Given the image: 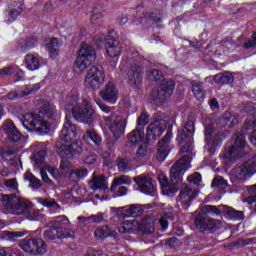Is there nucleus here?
I'll return each mask as SVG.
<instances>
[{"mask_svg":"<svg viewBox=\"0 0 256 256\" xmlns=\"http://www.w3.org/2000/svg\"><path fill=\"white\" fill-rule=\"evenodd\" d=\"M191 160L188 156H182L170 169V182L167 176L160 174L158 181L163 195L173 197L179 191V183L183 181L185 171L191 167Z\"/></svg>","mask_w":256,"mask_h":256,"instance_id":"f257e3e1","label":"nucleus"},{"mask_svg":"<svg viewBox=\"0 0 256 256\" xmlns=\"http://www.w3.org/2000/svg\"><path fill=\"white\" fill-rule=\"evenodd\" d=\"M40 114L26 113L23 115L22 124L27 131H35L36 133H48L49 123L41 119H55V106L50 103L44 104L39 111Z\"/></svg>","mask_w":256,"mask_h":256,"instance_id":"f03ea898","label":"nucleus"},{"mask_svg":"<svg viewBox=\"0 0 256 256\" xmlns=\"http://www.w3.org/2000/svg\"><path fill=\"white\" fill-rule=\"evenodd\" d=\"M256 124L255 121L246 120L242 127V132L235 133L231 138V145L228 144V148L225 153L226 159L229 157H233L234 159L237 157H242L243 149H245V145H247V141H245V135H247L248 131H253L250 136V142L253 145H256Z\"/></svg>","mask_w":256,"mask_h":256,"instance_id":"7ed1b4c3","label":"nucleus"},{"mask_svg":"<svg viewBox=\"0 0 256 256\" xmlns=\"http://www.w3.org/2000/svg\"><path fill=\"white\" fill-rule=\"evenodd\" d=\"M208 215H221V209L213 205H204L201 207V211L195 217L194 223L197 229H200L201 233L208 231L213 233L217 231V225H221V220H215Z\"/></svg>","mask_w":256,"mask_h":256,"instance_id":"20e7f679","label":"nucleus"},{"mask_svg":"<svg viewBox=\"0 0 256 256\" xmlns=\"http://www.w3.org/2000/svg\"><path fill=\"white\" fill-rule=\"evenodd\" d=\"M56 152L62 158L60 162V169L64 173L72 170L73 164L68 159L79 157L83 153L82 143L74 141L71 144H64L63 142H56Z\"/></svg>","mask_w":256,"mask_h":256,"instance_id":"39448f33","label":"nucleus"},{"mask_svg":"<svg viewBox=\"0 0 256 256\" xmlns=\"http://www.w3.org/2000/svg\"><path fill=\"white\" fill-rule=\"evenodd\" d=\"M104 123L105 125H108V129L110 133H112V138H109L106 143L107 149L113 151V149H115V144L123 135H125L127 122L117 114H110L109 116L104 117Z\"/></svg>","mask_w":256,"mask_h":256,"instance_id":"423d86ee","label":"nucleus"},{"mask_svg":"<svg viewBox=\"0 0 256 256\" xmlns=\"http://www.w3.org/2000/svg\"><path fill=\"white\" fill-rule=\"evenodd\" d=\"M195 133V120L193 118H188L185 126L178 131V139L180 141V153H187L183 157H189L191 161V153L193 151V134Z\"/></svg>","mask_w":256,"mask_h":256,"instance_id":"0eeeda50","label":"nucleus"},{"mask_svg":"<svg viewBox=\"0 0 256 256\" xmlns=\"http://www.w3.org/2000/svg\"><path fill=\"white\" fill-rule=\"evenodd\" d=\"M66 111H71L74 119L79 123H88L91 124L93 121V114L95 111L93 110V105L91 102L84 98L82 100V105L77 104L73 106V104H67L65 106Z\"/></svg>","mask_w":256,"mask_h":256,"instance_id":"6e6552de","label":"nucleus"},{"mask_svg":"<svg viewBox=\"0 0 256 256\" xmlns=\"http://www.w3.org/2000/svg\"><path fill=\"white\" fill-rule=\"evenodd\" d=\"M98 43H104L106 47V53L110 59H113V65H117L121 53H123V46L119 41V37L115 31H110L107 37H101L98 39Z\"/></svg>","mask_w":256,"mask_h":256,"instance_id":"1a4fd4ad","label":"nucleus"},{"mask_svg":"<svg viewBox=\"0 0 256 256\" xmlns=\"http://www.w3.org/2000/svg\"><path fill=\"white\" fill-rule=\"evenodd\" d=\"M167 129V120H165V114L163 112H155L153 115V121L147 127V141L153 143L163 135Z\"/></svg>","mask_w":256,"mask_h":256,"instance_id":"9d476101","label":"nucleus"},{"mask_svg":"<svg viewBox=\"0 0 256 256\" xmlns=\"http://www.w3.org/2000/svg\"><path fill=\"white\" fill-rule=\"evenodd\" d=\"M175 82L173 80H163L156 89L152 90L150 97L155 105H162L173 95Z\"/></svg>","mask_w":256,"mask_h":256,"instance_id":"9b49d317","label":"nucleus"},{"mask_svg":"<svg viewBox=\"0 0 256 256\" xmlns=\"http://www.w3.org/2000/svg\"><path fill=\"white\" fill-rule=\"evenodd\" d=\"M144 69L141 57L128 58V85L131 87H138V85H141Z\"/></svg>","mask_w":256,"mask_h":256,"instance_id":"f8f14e48","label":"nucleus"},{"mask_svg":"<svg viewBox=\"0 0 256 256\" xmlns=\"http://www.w3.org/2000/svg\"><path fill=\"white\" fill-rule=\"evenodd\" d=\"M105 83V70L101 66L93 65L84 79V86L89 91H97Z\"/></svg>","mask_w":256,"mask_h":256,"instance_id":"ddd939ff","label":"nucleus"},{"mask_svg":"<svg viewBox=\"0 0 256 256\" xmlns=\"http://www.w3.org/2000/svg\"><path fill=\"white\" fill-rule=\"evenodd\" d=\"M2 201H4V207L10 209L13 215H26L31 204L23 199L17 198L15 194L2 196Z\"/></svg>","mask_w":256,"mask_h":256,"instance_id":"4468645a","label":"nucleus"},{"mask_svg":"<svg viewBox=\"0 0 256 256\" xmlns=\"http://www.w3.org/2000/svg\"><path fill=\"white\" fill-rule=\"evenodd\" d=\"M96 55H95V48L93 46L82 43L81 48L79 49L78 56L75 61V65L77 69H79L80 72L85 71L87 67L95 61Z\"/></svg>","mask_w":256,"mask_h":256,"instance_id":"2eb2a0df","label":"nucleus"},{"mask_svg":"<svg viewBox=\"0 0 256 256\" xmlns=\"http://www.w3.org/2000/svg\"><path fill=\"white\" fill-rule=\"evenodd\" d=\"M19 247L25 253H30L31 255H43L47 251V245L41 238L27 237L22 239L19 242Z\"/></svg>","mask_w":256,"mask_h":256,"instance_id":"dca6fc26","label":"nucleus"},{"mask_svg":"<svg viewBox=\"0 0 256 256\" xmlns=\"http://www.w3.org/2000/svg\"><path fill=\"white\" fill-rule=\"evenodd\" d=\"M234 176L238 181H246L248 177L256 173V156L248 161L236 166L233 170Z\"/></svg>","mask_w":256,"mask_h":256,"instance_id":"f3484780","label":"nucleus"},{"mask_svg":"<svg viewBox=\"0 0 256 256\" xmlns=\"http://www.w3.org/2000/svg\"><path fill=\"white\" fill-rule=\"evenodd\" d=\"M77 138V126L71 122V114H66L63 128L60 133V143L67 145Z\"/></svg>","mask_w":256,"mask_h":256,"instance_id":"a211bd4d","label":"nucleus"},{"mask_svg":"<svg viewBox=\"0 0 256 256\" xmlns=\"http://www.w3.org/2000/svg\"><path fill=\"white\" fill-rule=\"evenodd\" d=\"M3 131L7 136V139L12 143H25V136L21 134L15 123L8 119L3 123Z\"/></svg>","mask_w":256,"mask_h":256,"instance_id":"6ab92c4d","label":"nucleus"},{"mask_svg":"<svg viewBox=\"0 0 256 256\" xmlns=\"http://www.w3.org/2000/svg\"><path fill=\"white\" fill-rule=\"evenodd\" d=\"M117 217L125 219V217H141L144 213L143 206L140 204H132L123 208H113Z\"/></svg>","mask_w":256,"mask_h":256,"instance_id":"aec40b11","label":"nucleus"},{"mask_svg":"<svg viewBox=\"0 0 256 256\" xmlns=\"http://www.w3.org/2000/svg\"><path fill=\"white\" fill-rule=\"evenodd\" d=\"M47 230L44 231V237L48 239V241H55V239H67L71 237L69 234V229L67 228H58V226H54L51 222L47 225Z\"/></svg>","mask_w":256,"mask_h":256,"instance_id":"412c9836","label":"nucleus"},{"mask_svg":"<svg viewBox=\"0 0 256 256\" xmlns=\"http://www.w3.org/2000/svg\"><path fill=\"white\" fill-rule=\"evenodd\" d=\"M133 180L138 186L140 193L151 196L155 195V186L153 185V180L151 177L141 175L134 177Z\"/></svg>","mask_w":256,"mask_h":256,"instance_id":"4be33fe9","label":"nucleus"},{"mask_svg":"<svg viewBox=\"0 0 256 256\" xmlns=\"http://www.w3.org/2000/svg\"><path fill=\"white\" fill-rule=\"evenodd\" d=\"M171 137H173V132L168 130L165 136L158 142V150L156 152L157 161H165L167 155H169V144L171 143Z\"/></svg>","mask_w":256,"mask_h":256,"instance_id":"5701e85b","label":"nucleus"},{"mask_svg":"<svg viewBox=\"0 0 256 256\" xmlns=\"http://www.w3.org/2000/svg\"><path fill=\"white\" fill-rule=\"evenodd\" d=\"M197 197V192L191 189L189 186L184 185L180 189V194L177 198V203H180L182 208L186 211L188 207H191L193 199Z\"/></svg>","mask_w":256,"mask_h":256,"instance_id":"b1692460","label":"nucleus"},{"mask_svg":"<svg viewBox=\"0 0 256 256\" xmlns=\"http://www.w3.org/2000/svg\"><path fill=\"white\" fill-rule=\"evenodd\" d=\"M100 95L103 101L111 103V105H115L117 103V99H119V90H117V87H115L113 82H108L101 90Z\"/></svg>","mask_w":256,"mask_h":256,"instance_id":"393cba45","label":"nucleus"},{"mask_svg":"<svg viewBox=\"0 0 256 256\" xmlns=\"http://www.w3.org/2000/svg\"><path fill=\"white\" fill-rule=\"evenodd\" d=\"M205 138L207 143H211L212 145H217L219 141H223L221 131L213 128L211 125H208L205 128Z\"/></svg>","mask_w":256,"mask_h":256,"instance_id":"a878e982","label":"nucleus"},{"mask_svg":"<svg viewBox=\"0 0 256 256\" xmlns=\"http://www.w3.org/2000/svg\"><path fill=\"white\" fill-rule=\"evenodd\" d=\"M89 187L92 191H107L109 189V184L107 183V179L105 176H93L92 179L89 181Z\"/></svg>","mask_w":256,"mask_h":256,"instance_id":"bb28decb","label":"nucleus"},{"mask_svg":"<svg viewBox=\"0 0 256 256\" xmlns=\"http://www.w3.org/2000/svg\"><path fill=\"white\" fill-rule=\"evenodd\" d=\"M23 13V3L21 2H13L10 4L7 10V21L8 23H13Z\"/></svg>","mask_w":256,"mask_h":256,"instance_id":"cd10ccee","label":"nucleus"},{"mask_svg":"<svg viewBox=\"0 0 256 256\" xmlns=\"http://www.w3.org/2000/svg\"><path fill=\"white\" fill-rule=\"evenodd\" d=\"M145 139V129L143 127H137L127 135V140L130 145H139Z\"/></svg>","mask_w":256,"mask_h":256,"instance_id":"c85d7f7f","label":"nucleus"},{"mask_svg":"<svg viewBox=\"0 0 256 256\" xmlns=\"http://www.w3.org/2000/svg\"><path fill=\"white\" fill-rule=\"evenodd\" d=\"M237 123H239V116L233 112H225L220 119L221 127H228V129L235 127Z\"/></svg>","mask_w":256,"mask_h":256,"instance_id":"c756f323","label":"nucleus"},{"mask_svg":"<svg viewBox=\"0 0 256 256\" xmlns=\"http://www.w3.org/2000/svg\"><path fill=\"white\" fill-rule=\"evenodd\" d=\"M25 63L27 69L29 71H37L38 69L41 68V60L39 57L33 55V54H27L25 57Z\"/></svg>","mask_w":256,"mask_h":256,"instance_id":"7c9ffc66","label":"nucleus"},{"mask_svg":"<svg viewBox=\"0 0 256 256\" xmlns=\"http://www.w3.org/2000/svg\"><path fill=\"white\" fill-rule=\"evenodd\" d=\"M213 79L217 85H228L229 83H233V81H235V77L229 72L216 74L214 75Z\"/></svg>","mask_w":256,"mask_h":256,"instance_id":"2f4dec72","label":"nucleus"},{"mask_svg":"<svg viewBox=\"0 0 256 256\" xmlns=\"http://www.w3.org/2000/svg\"><path fill=\"white\" fill-rule=\"evenodd\" d=\"M38 43L39 40H37V37H29L26 40H21L19 42V50L22 53H25V51H29V49H33V47L37 46Z\"/></svg>","mask_w":256,"mask_h":256,"instance_id":"473e14b6","label":"nucleus"},{"mask_svg":"<svg viewBox=\"0 0 256 256\" xmlns=\"http://www.w3.org/2000/svg\"><path fill=\"white\" fill-rule=\"evenodd\" d=\"M222 212L228 215L230 219H235L236 221H243V219H245L243 211L235 210L234 208L228 206H223Z\"/></svg>","mask_w":256,"mask_h":256,"instance_id":"72a5a7b5","label":"nucleus"},{"mask_svg":"<svg viewBox=\"0 0 256 256\" xmlns=\"http://www.w3.org/2000/svg\"><path fill=\"white\" fill-rule=\"evenodd\" d=\"M83 139L84 141H89L90 139L97 147L103 143V138H101V136L93 129L86 130V133L83 135Z\"/></svg>","mask_w":256,"mask_h":256,"instance_id":"f704fd0d","label":"nucleus"},{"mask_svg":"<svg viewBox=\"0 0 256 256\" xmlns=\"http://www.w3.org/2000/svg\"><path fill=\"white\" fill-rule=\"evenodd\" d=\"M110 193H112L114 197H125V195L129 193V189L121 184H115L112 182L110 186Z\"/></svg>","mask_w":256,"mask_h":256,"instance_id":"c9c22d12","label":"nucleus"},{"mask_svg":"<svg viewBox=\"0 0 256 256\" xmlns=\"http://www.w3.org/2000/svg\"><path fill=\"white\" fill-rule=\"evenodd\" d=\"M24 179L26 181H29L30 183V187L32 189H41V187H43V182H41L39 180V178H36L35 175H33V173L27 171L25 174H24Z\"/></svg>","mask_w":256,"mask_h":256,"instance_id":"e433bc0d","label":"nucleus"},{"mask_svg":"<svg viewBox=\"0 0 256 256\" xmlns=\"http://www.w3.org/2000/svg\"><path fill=\"white\" fill-rule=\"evenodd\" d=\"M139 229L142 231L143 235H151L155 232V223L151 219L144 220L140 224Z\"/></svg>","mask_w":256,"mask_h":256,"instance_id":"4c0bfd02","label":"nucleus"},{"mask_svg":"<svg viewBox=\"0 0 256 256\" xmlns=\"http://www.w3.org/2000/svg\"><path fill=\"white\" fill-rule=\"evenodd\" d=\"M192 91L196 99H198L199 101L205 98V89L203 88V83L192 82Z\"/></svg>","mask_w":256,"mask_h":256,"instance_id":"58836bf2","label":"nucleus"},{"mask_svg":"<svg viewBox=\"0 0 256 256\" xmlns=\"http://www.w3.org/2000/svg\"><path fill=\"white\" fill-rule=\"evenodd\" d=\"M119 233H133L135 231V222L126 220L118 226Z\"/></svg>","mask_w":256,"mask_h":256,"instance_id":"ea45409f","label":"nucleus"},{"mask_svg":"<svg viewBox=\"0 0 256 256\" xmlns=\"http://www.w3.org/2000/svg\"><path fill=\"white\" fill-rule=\"evenodd\" d=\"M89 175V170L87 168H77L70 170L69 177L70 179H84V177H87Z\"/></svg>","mask_w":256,"mask_h":256,"instance_id":"a19ab883","label":"nucleus"},{"mask_svg":"<svg viewBox=\"0 0 256 256\" xmlns=\"http://www.w3.org/2000/svg\"><path fill=\"white\" fill-rule=\"evenodd\" d=\"M145 19H149L153 23H161L163 21V13L160 10H153L144 14Z\"/></svg>","mask_w":256,"mask_h":256,"instance_id":"79ce46f5","label":"nucleus"},{"mask_svg":"<svg viewBox=\"0 0 256 256\" xmlns=\"http://www.w3.org/2000/svg\"><path fill=\"white\" fill-rule=\"evenodd\" d=\"M24 217H27V219H29L30 221H40V219L43 217V211L31 209V206H29L27 213Z\"/></svg>","mask_w":256,"mask_h":256,"instance_id":"37998d69","label":"nucleus"},{"mask_svg":"<svg viewBox=\"0 0 256 256\" xmlns=\"http://www.w3.org/2000/svg\"><path fill=\"white\" fill-rule=\"evenodd\" d=\"M96 239H107L111 235V230L109 226H100L94 231Z\"/></svg>","mask_w":256,"mask_h":256,"instance_id":"c03bdc74","label":"nucleus"},{"mask_svg":"<svg viewBox=\"0 0 256 256\" xmlns=\"http://www.w3.org/2000/svg\"><path fill=\"white\" fill-rule=\"evenodd\" d=\"M46 47L51 55H57V52L59 51V40L57 38L50 39L46 44Z\"/></svg>","mask_w":256,"mask_h":256,"instance_id":"a18cd8bd","label":"nucleus"},{"mask_svg":"<svg viewBox=\"0 0 256 256\" xmlns=\"http://www.w3.org/2000/svg\"><path fill=\"white\" fill-rule=\"evenodd\" d=\"M228 185L229 184L227 183V180H224L223 177H221V176H216L212 180L211 187H216L217 189H222V191H225V189H227Z\"/></svg>","mask_w":256,"mask_h":256,"instance_id":"49530a36","label":"nucleus"},{"mask_svg":"<svg viewBox=\"0 0 256 256\" xmlns=\"http://www.w3.org/2000/svg\"><path fill=\"white\" fill-rule=\"evenodd\" d=\"M103 17V6L101 4H97L94 6L92 10V15H91V21L92 23H97L99 19Z\"/></svg>","mask_w":256,"mask_h":256,"instance_id":"de8ad7c7","label":"nucleus"},{"mask_svg":"<svg viewBox=\"0 0 256 256\" xmlns=\"http://www.w3.org/2000/svg\"><path fill=\"white\" fill-rule=\"evenodd\" d=\"M23 235H25L23 232L4 231L2 232V239H6V241H16L19 237H23Z\"/></svg>","mask_w":256,"mask_h":256,"instance_id":"09e8293b","label":"nucleus"},{"mask_svg":"<svg viewBox=\"0 0 256 256\" xmlns=\"http://www.w3.org/2000/svg\"><path fill=\"white\" fill-rule=\"evenodd\" d=\"M83 157V161L86 165H93L95 161H97V155L93 152H84L82 149V152L80 153Z\"/></svg>","mask_w":256,"mask_h":256,"instance_id":"8fccbe9b","label":"nucleus"},{"mask_svg":"<svg viewBox=\"0 0 256 256\" xmlns=\"http://www.w3.org/2000/svg\"><path fill=\"white\" fill-rule=\"evenodd\" d=\"M50 223L55 227H58V229H65V227L69 225V218H67V216H59L56 220Z\"/></svg>","mask_w":256,"mask_h":256,"instance_id":"3c124183","label":"nucleus"},{"mask_svg":"<svg viewBox=\"0 0 256 256\" xmlns=\"http://www.w3.org/2000/svg\"><path fill=\"white\" fill-rule=\"evenodd\" d=\"M39 89H41V83H36L32 86L28 85L23 91H21V95H23L24 97H27V95H34V93L39 91Z\"/></svg>","mask_w":256,"mask_h":256,"instance_id":"603ef678","label":"nucleus"},{"mask_svg":"<svg viewBox=\"0 0 256 256\" xmlns=\"http://www.w3.org/2000/svg\"><path fill=\"white\" fill-rule=\"evenodd\" d=\"M112 183H115L116 185H131L133 183V180L128 175H120L117 177H114Z\"/></svg>","mask_w":256,"mask_h":256,"instance_id":"864d4df0","label":"nucleus"},{"mask_svg":"<svg viewBox=\"0 0 256 256\" xmlns=\"http://www.w3.org/2000/svg\"><path fill=\"white\" fill-rule=\"evenodd\" d=\"M46 155L47 152H45V150L38 151L36 154H34L33 159L37 167H41L43 163H45Z\"/></svg>","mask_w":256,"mask_h":256,"instance_id":"5fc2aeb1","label":"nucleus"},{"mask_svg":"<svg viewBox=\"0 0 256 256\" xmlns=\"http://www.w3.org/2000/svg\"><path fill=\"white\" fill-rule=\"evenodd\" d=\"M149 81H161L163 79V72L161 70L152 69L148 73Z\"/></svg>","mask_w":256,"mask_h":256,"instance_id":"6e6d98bb","label":"nucleus"},{"mask_svg":"<svg viewBox=\"0 0 256 256\" xmlns=\"http://www.w3.org/2000/svg\"><path fill=\"white\" fill-rule=\"evenodd\" d=\"M116 165L118 167V171H120L121 173H125V171H127V169H129V160L123 159V158H118L116 160Z\"/></svg>","mask_w":256,"mask_h":256,"instance_id":"4d7b16f0","label":"nucleus"},{"mask_svg":"<svg viewBox=\"0 0 256 256\" xmlns=\"http://www.w3.org/2000/svg\"><path fill=\"white\" fill-rule=\"evenodd\" d=\"M255 239L248 238V239H239L233 242L234 247H246V245H251Z\"/></svg>","mask_w":256,"mask_h":256,"instance_id":"13d9d810","label":"nucleus"},{"mask_svg":"<svg viewBox=\"0 0 256 256\" xmlns=\"http://www.w3.org/2000/svg\"><path fill=\"white\" fill-rule=\"evenodd\" d=\"M147 123H149V114L143 112L137 119V125H139V127H145Z\"/></svg>","mask_w":256,"mask_h":256,"instance_id":"bf43d9fd","label":"nucleus"},{"mask_svg":"<svg viewBox=\"0 0 256 256\" xmlns=\"http://www.w3.org/2000/svg\"><path fill=\"white\" fill-rule=\"evenodd\" d=\"M243 47L244 49H253L256 47V32H254L251 38L246 43H244Z\"/></svg>","mask_w":256,"mask_h":256,"instance_id":"052dcab7","label":"nucleus"},{"mask_svg":"<svg viewBox=\"0 0 256 256\" xmlns=\"http://www.w3.org/2000/svg\"><path fill=\"white\" fill-rule=\"evenodd\" d=\"M187 181H189V183H193L194 185H199V183H201V174L196 172L188 176Z\"/></svg>","mask_w":256,"mask_h":256,"instance_id":"680f3d73","label":"nucleus"},{"mask_svg":"<svg viewBox=\"0 0 256 256\" xmlns=\"http://www.w3.org/2000/svg\"><path fill=\"white\" fill-rule=\"evenodd\" d=\"M147 155V144L140 145L136 151L137 159H143Z\"/></svg>","mask_w":256,"mask_h":256,"instance_id":"e2e57ef3","label":"nucleus"},{"mask_svg":"<svg viewBox=\"0 0 256 256\" xmlns=\"http://www.w3.org/2000/svg\"><path fill=\"white\" fill-rule=\"evenodd\" d=\"M90 219L92 223H103V219H105L104 213H97L90 215Z\"/></svg>","mask_w":256,"mask_h":256,"instance_id":"0e129e2a","label":"nucleus"},{"mask_svg":"<svg viewBox=\"0 0 256 256\" xmlns=\"http://www.w3.org/2000/svg\"><path fill=\"white\" fill-rule=\"evenodd\" d=\"M98 106L101 109V111H103V113H111V115H113V111H115V107H110L102 102H98Z\"/></svg>","mask_w":256,"mask_h":256,"instance_id":"69168bd1","label":"nucleus"},{"mask_svg":"<svg viewBox=\"0 0 256 256\" xmlns=\"http://www.w3.org/2000/svg\"><path fill=\"white\" fill-rule=\"evenodd\" d=\"M4 185L8 187V189H12L13 191H15V189H17V179L13 178L5 180Z\"/></svg>","mask_w":256,"mask_h":256,"instance_id":"338daca9","label":"nucleus"},{"mask_svg":"<svg viewBox=\"0 0 256 256\" xmlns=\"http://www.w3.org/2000/svg\"><path fill=\"white\" fill-rule=\"evenodd\" d=\"M244 111L248 113V115H255L256 105L253 103H248L244 106Z\"/></svg>","mask_w":256,"mask_h":256,"instance_id":"774afa93","label":"nucleus"}]
</instances>
